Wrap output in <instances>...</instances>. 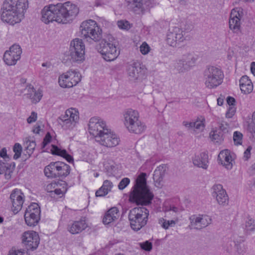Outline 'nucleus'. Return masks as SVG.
<instances>
[{"mask_svg": "<svg viewBox=\"0 0 255 255\" xmlns=\"http://www.w3.org/2000/svg\"><path fill=\"white\" fill-rule=\"evenodd\" d=\"M243 16V9L234 8L232 10L229 19V28L233 32L238 33L241 31V19Z\"/></svg>", "mask_w": 255, "mask_h": 255, "instance_id": "nucleus-15", "label": "nucleus"}, {"mask_svg": "<svg viewBox=\"0 0 255 255\" xmlns=\"http://www.w3.org/2000/svg\"><path fill=\"white\" fill-rule=\"evenodd\" d=\"M149 211L145 207H135L131 209L128 213V219L131 229L139 231L147 224Z\"/></svg>", "mask_w": 255, "mask_h": 255, "instance_id": "nucleus-5", "label": "nucleus"}, {"mask_svg": "<svg viewBox=\"0 0 255 255\" xmlns=\"http://www.w3.org/2000/svg\"><path fill=\"white\" fill-rule=\"evenodd\" d=\"M0 156L6 160V158H8V156L6 153V149L5 148H3L0 151Z\"/></svg>", "mask_w": 255, "mask_h": 255, "instance_id": "nucleus-62", "label": "nucleus"}, {"mask_svg": "<svg viewBox=\"0 0 255 255\" xmlns=\"http://www.w3.org/2000/svg\"><path fill=\"white\" fill-rule=\"evenodd\" d=\"M80 29L82 37L88 41L97 42L102 39V29L94 20L89 19L83 21L81 24Z\"/></svg>", "mask_w": 255, "mask_h": 255, "instance_id": "nucleus-4", "label": "nucleus"}, {"mask_svg": "<svg viewBox=\"0 0 255 255\" xmlns=\"http://www.w3.org/2000/svg\"><path fill=\"white\" fill-rule=\"evenodd\" d=\"M81 76L75 70H70L59 77V85L63 88H71L81 81Z\"/></svg>", "mask_w": 255, "mask_h": 255, "instance_id": "nucleus-10", "label": "nucleus"}, {"mask_svg": "<svg viewBox=\"0 0 255 255\" xmlns=\"http://www.w3.org/2000/svg\"><path fill=\"white\" fill-rule=\"evenodd\" d=\"M11 172H12L11 171L10 169L9 168H8V169H6V170L4 172L5 173V178L6 179H9L10 178Z\"/></svg>", "mask_w": 255, "mask_h": 255, "instance_id": "nucleus-63", "label": "nucleus"}, {"mask_svg": "<svg viewBox=\"0 0 255 255\" xmlns=\"http://www.w3.org/2000/svg\"><path fill=\"white\" fill-rule=\"evenodd\" d=\"M227 102L229 107L234 106L236 103V100L233 97L229 96L227 99Z\"/></svg>", "mask_w": 255, "mask_h": 255, "instance_id": "nucleus-61", "label": "nucleus"}, {"mask_svg": "<svg viewBox=\"0 0 255 255\" xmlns=\"http://www.w3.org/2000/svg\"><path fill=\"white\" fill-rule=\"evenodd\" d=\"M70 50L76 51L85 52V45L82 39L75 38L70 43Z\"/></svg>", "mask_w": 255, "mask_h": 255, "instance_id": "nucleus-35", "label": "nucleus"}, {"mask_svg": "<svg viewBox=\"0 0 255 255\" xmlns=\"http://www.w3.org/2000/svg\"><path fill=\"white\" fill-rule=\"evenodd\" d=\"M158 223L164 229H167L169 227H173L175 225V222L173 220H166L163 218L158 220Z\"/></svg>", "mask_w": 255, "mask_h": 255, "instance_id": "nucleus-41", "label": "nucleus"}, {"mask_svg": "<svg viewBox=\"0 0 255 255\" xmlns=\"http://www.w3.org/2000/svg\"><path fill=\"white\" fill-rule=\"evenodd\" d=\"M85 52H78L74 50H70L71 59L73 62H81L84 60Z\"/></svg>", "mask_w": 255, "mask_h": 255, "instance_id": "nucleus-39", "label": "nucleus"}, {"mask_svg": "<svg viewBox=\"0 0 255 255\" xmlns=\"http://www.w3.org/2000/svg\"><path fill=\"white\" fill-rule=\"evenodd\" d=\"M236 109L235 106L229 107L228 111L226 114V117L227 118H231L236 113Z\"/></svg>", "mask_w": 255, "mask_h": 255, "instance_id": "nucleus-56", "label": "nucleus"}, {"mask_svg": "<svg viewBox=\"0 0 255 255\" xmlns=\"http://www.w3.org/2000/svg\"><path fill=\"white\" fill-rule=\"evenodd\" d=\"M70 167L69 165L62 162L60 167L58 174H57L56 177H65L70 174Z\"/></svg>", "mask_w": 255, "mask_h": 255, "instance_id": "nucleus-38", "label": "nucleus"}, {"mask_svg": "<svg viewBox=\"0 0 255 255\" xmlns=\"http://www.w3.org/2000/svg\"><path fill=\"white\" fill-rule=\"evenodd\" d=\"M119 217V210L117 207H112L105 213L103 222L105 225H109L117 220Z\"/></svg>", "mask_w": 255, "mask_h": 255, "instance_id": "nucleus-24", "label": "nucleus"}, {"mask_svg": "<svg viewBox=\"0 0 255 255\" xmlns=\"http://www.w3.org/2000/svg\"><path fill=\"white\" fill-rule=\"evenodd\" d=\"M204 78L206 86L212 89L221 84L224 78V74L220 68L215 66H209L204 71Z\"/></svg>", "mask_w": 255, "mask_h": 255, "instance_id": "nucleus-6", "label": "nucleus"}, {"mask_svg": "<svg viewBox=\"0 0 255 255\" xmlns=\"http://www.w3.org/2000/svg\"><path fill=\"white\" fill-rule=\"evenodd\" d=\"M117 25L119 28L128 30L131 27L129 22L126 20H120L118 21Z\"/></svg>", "mask_w": 255, "mask_h": 255, "instance_id": "nucleus-48", "label": "nucleus"}, {"mask_svg": "<svg viewBox=\"0 0 255 255\" xmlns=\"http://www.w3.org/2000/svg\"><path fill=\"white\" fill-rule=\"evenodd\" d=\"M140 246L142 250L148 252L150 251L152 248V245L151 243L148 241L140 243Z\"/></svg>", "mask_w": 255, "mask_h": 255, "instance_id": "nucleus-51", "label": "nucleus"}, {"mask_svg": "<svg viewBox=\"0 0 255 255\" xmlns=\"http://www.w3.org/2000/svg\"><path fill=\"white\" fill-rule=\"evenodd\" d=\"M59 124L62 126V128L65 130L73 129L76 125L71 121L70 119L66 118L64 117L61 116L59 118Z\"/></svg>", "mask_w": 255, "mask_h": 255, "instance_id": "nucleus-36", "label": "nucleus"}, {"mask_svg": "<svg viewBox=\"0 0 255 255\" xmlns=\"http://www.w3.org/2000/svg\"><path fill=\"white\" fill-rule=\"evenodd\" d=\"M250 148L248 147L244 152V157L246 158V160H248L250 156Z\"/></svg>", "mask_w": 255, "mask_h": 255, "instance_id": "nucleus-64", "label": "nucleus"}, {"mask_svg": "<svg viewBox=\"0 0 255 255\" xmlns=\"http://www.w3.org/2000/svg\"><path fill=\"white\" fill-rule=\"evenodd\" d=\"M189 220L190 221V226L192 228L197 230H200L206 227L212 222V219L210 216L203 215H192L189 218Z\"/></svg>", "mask_w": 255, "mask_h": 255, "instance_id": "nucleus-16", "label": "nucleus"}, {"mask_svg": "<svg viewBox=\"0 0 255 255\" xmlns=\"http://www.w3.org/2000/svg\"><path fill=\"white\" fill-rule=\"evenodd\" d=\"M139 48L141 53L143 55L147 54L150 50V47L145 42L142 43Z\"/></svg>", "mask_w": 255, "mask_h": 255, "instance_id": "nucleus-50", "label": "nucleus"}, {"mask_svg": "<svg viewBox=\"0 0 255 255\" xmlns=\"http://www.w3.org/2000/svg\"><path fill=\"white\" fill-rule=\"evenodd\" d=\"M244 240L242 239H240V243L238 241H234L235 246L236 247V250L239 254H242L244 252V250L243 249V246L241 244V242H243Z\"/></svg>", "mask_w": 255, "mask_h": 255, "instance_id": "nucleus-57", "label": "nucleus"}, {"mask_svg": "<svg viewBox=\"0 0 255 255\" xmlns=\"http://www.w3.org/2000/svg\"><path fill=\"white\" fill-rule=\"evenodd\" d=\"M233 140L235 145H241L243 141L242 133L238 131H235L233 134Z\"/></svg>", "mask_w": 255, "mask_h": 255, "instance_id": "nucleus-46", "label": "nucleus"}, {"mask_svg": "<svg viewBox=\"0 0 255 255\" xmlns=\"http://www.w3.org/2000/svg\"><path fill=\"white\" fill-rule=\"evenodd\" d=\"M218 161L219 163L225 166L227 169H231L232 167V157L229 151L227 149L222 150L220 152L218 155Z\"/></svg>", "mask_w": 255, "mask_h": 255, "instance_id": "nucleus-26", "label": "nucleus"}, {"mask_svg": "<svg viewBox=\"0 0 255 255\" xmlns=\"http://www.w3.org/2000/svg\"><path fill=\"white\" fill-rule=\"evenodd\" d=\"M245 230L248 234L255 231V221L252 219H249L246 222Z\"/></svg>", "mask_w": 255, "mask_h": 255, "instance_id": "nucleus-43", "label": "nucleus"}, {"mask_svg": "<svg viewBox=\"0 0 255 255\" xmlns=\"http://www.w3.org/2000/svg\"><path fill=\"white\" fill-rule=\"evenodd\" d=\"M88 227V225L85 219H81L78 221H73L70 223L67 229L71 234L75 235L81 233L85 230Z\"/></svg>", "mask_w": 255, "mask_h": 255, "instance_id": "nucleus-19", "label": "nucleus"}, {"mask_svg": "<svg viewBox=\"0 0 255 255\" xmlns=\"http://www.w3.org/2000/svg\"><path fill=\"white\" fill-rule=\"evenodd\" d=\"M223 133L219 131L217 129L212 130L210 133V136L212 140L216 142H220L223 139Z\"/></svg>", "mask_w": 255, "mask_h": 255, "instance_id": "nucleus-40", "label": "nucleus"}, {"mask_svg": "<svg viewBox=\"0 0 255 255\" xmlns=\"http://www.w3.org/2000/svg\"><path fill=\"white\" fill-rule=\"evenodd\" d=\"M22 50L19 45L13 44L6 50L3 56L5 63L8 66L15 65L20 59Z\"/></svg>", "mask_w": 255, "mask_h": 255, "instance_id": "nucleus-12", "label": "nucleus"}, {"mask_svg": "<svg viewBox=\"0 0 255 255\" xmlns=\"http://www.w3.org/2000/svg\"><path fill=\"white\" fill-rule=\"evenodd\" d=\"M88 125L89 132L95 137L96 141L99 139L98 136H101L106 129H108L105 122L97 117L91 118Z\"/></svg>", "mask_w": 255, "mask_h": 255, "instance_id": "nucleus-11", "label": "nucleus"}, {"mask_svg": "<svg viewBox=\"0 0 255 255\" xmlns=\"http://www.w3.org/2000/svg\"><path fill=\"white\" fill-rule=\"evenodd\" d=\"M61 162L60 161L52 162L46 166L44 170L45 176L48 178H56Z\"/></svg>", "mask_w": 255, "mask_h": 255, "instance_id": "nucleus-23", "label": "nucleus"}, {"mask_svg": "<svg viewBox=\"0 0 255 255\" xmlns=\"http://www.w3.org/2000/svg\"><path fill=\"white\" fill-rule=\"evenodd\" d=\"M56 186H58V185L56 182H52L47 186V190H48L51 189L52 188L54 189V190H50L48 191L50 193V195L51 197L55 198V195H56L58 196L61 197L66 193L67 189H65L64 187H63V190H62L60 188H55Z\"/></svg>", "mask_w": 255, "mask_h": 255, "instance_id": "nucleus-32", "label": "nucleus"}, {"mask_svg": "<svg viewBox=\"0 0 255 255\" xmlns=\"http://www.w3.org/2000/svg\"><path fill=\"white\" fill-rule=\"evenodd\" d=\"M190 36L188 32L178 27H174L168 30L166 35L167 44L172 47H176L177 44L188 40Z\"/></svg>", "mask_w": 255, "mask_h": 255, "instance_id": "nucleus-8", "label": "nucleus"}, {"mask_svg": "<svg viewBox=\"0 0 255 255\" xmlns=\"http://www.w3.org/2000/svg\"><path fill=\"white\" fill-rule=\"evenodd\" d=\"M128 6L136 13H139L148 8L150 0H126Z\"/></svg>", "mask_w": 255, "mask_h": 255, "instance_id": "nucleus-21", "label": "nucleus"}, {"mask_svg": "<svg viewBox=\"0 0 255 255\" xmlns=\"http://www.w3.org/2000/svg\"><path fill=\"white\" fill-rule=\"evenodd\" d=\"M13 150L15 153L13 155V159L16 160L19 158L21 155L22 151V147L18 143H16L13 148Z\"/></svg>", "mask_w": 255, "mask_h": 255, "instance_id": "nucleus-47", "label": "nucleus"}, {"mask_svg": "<svg viewBox=\"0 0 255 255\" xmlns=\"http://www.w3.org/2000/svg\"><path fill=\"white\" fill-rule=\"evenodd\" d=\"M249 128L251 133V137L255 141V112L253 113L252 122L249 125Z\"/></svg>", "mask_w": 255, "mask_h": 255, "instance_id": "nucleus-44", "label": "nucleus"}, {"mask_svg": "<svg viewBox=\"0 0 255 255\" xmlns=\"http://www.w3.org/2000/svg\"><path fill=\"white\" fill-rule=\"evenodd\" d=\"M8 255H29L28 252L24 250L10 251Z\"/></svg>", "mask_w": 255, "mask_h": 255, "instance_id": "nucleus-53", "label": "nucleus"}, {"mask_svg": "<svg viewBox=\"0 0 255 255\" xmlns=\"http://www.w3.org/2000/svg\"><path fill=\"white\" fill-rule=\"evenodd\" d=\"M130 183V179L128 178L125 177L122 179L118 185V188L122 190L125 189Z\"/></svg>", "mask_w": 255, "mask_h": 255, "instance_id": "nucleus-49", "label": "nucleus"}, {"mask_svg": "<svg viewBox=\"0 0 255 255\" xmlns=\"http://www.w3.org/2000/svg\"><path fill=\"white\" fill-rule=\"evenodd\" d=\"M51 138H52V137H51L50 133L47 132L46 134V135L43 139V140L42 142V146H41L42 148H44L45 147L46 145L51 141Z\"/></svg>", "mask_w": 255, "mask_h": 255, "instance_id": "nucleus-55", "label": "nucleus"}, {"mask_svg": "<svg viewBox=\"0 0 255 255\" xmlns=\"http://www.w3.org/2000/svg\"><path fill=\"white\" fill-rule=\"evenodd\" d=\"M25 90H27V93L25 95L31 100L32 103L36 104L40 101L42 97L41 91H35L31 85L27 86Z\"/></svg>", "mask_w": 255, "mask_h": 255, "instance_id": "nucleus-27", "label": "nucleus"}, {"mask_svg": "<svg viewBox=\"0 0 255 255\" xmlns=\"http://www.w3.org/2000/svg\"><path fill=\"white\" fill-rule=\"evenodd\" d=\"M175 67L179 72H183L188 70V68L185 67V63L182 58L177 60Z\"/></svg>", "mask_w": 255, "mask_h": 255, "instance_id": "nucleus-45", "label": "nucleus"}, {"mask_svg": "<svg viewBox=\"0 0 255 255\" xmlns=\"http://www.w3.org/2000/svg\"><path fill=\"white\" fill-rule=\"evenodd\" d=\"M204 119H197L195 122H189L184 121L183 125L187 128L189 130H192L196 132H200L202 131L205 127L204 122Z\"/></svg>", "mask_w": 255, "mask_h": 255, "instance_id": "nucleus-25", "label": "nucleus"}, {"mask_svg": "<svg viewBox=\"0 0 255 255\" xmlns=\"http://www.w3.org/2000/svg\"><path fill=\"white\" fill-rule=\"evenodd\" d=\"M97 140L101 145L107 147H113L118 145L120 141V138L115 133L112 132L109 128L101 136H98Z\"/></svg>", "mask_w": 255, "mask_h": 255, "instance_id": "nucleus-13", "label": "nucleus"}, {"mask_svg": "<svg viewBox=\"0 0 255 255\" xmlns=\"http://www.w3.org/2000/svg\"><path fill=\"white\" fill-rule=\"evenodd\" d=\"M28 7V0H4L1 8V20L12 25L19 23Z\"/></svg>", "mask_w": 255, "mask_h": 255, "instance_id": "nucleus-2", "label": "nucleus"}, {"mask_svg": "<svg viewBox=\"0 0 255 255\" xmlns=\"http://www.w3.org/2000/svg\"><path fill=\"white\" fill-rule=\"evenodd\" d=\"M50 151L52 154L64 157L69 163L73 161V157L69 154L65 149H61L56 145H52Z\"/></svg>", "mask_w": 255, "mask_h": 255, "instance_id": "nucleus-31", "label": "nucleus"}, {"mask_svg": "<svg viewBox=\"0 0 255 255\" xmlns=\"http://www.w3.org/2000/svg\"><path fill=\"white\" fill-rule=\"evenodd\" d=\"M40 208L38 204L33 203L28 206L24 213L26 225L30 227L37 225L40 219Z\"/></svg>", "mask_w": 255, "mask_h": 255, "instance_id": "nucleus-9", "label": "nucleus"}, {"mask_svg": "<svg viewBox=\"0 0 255 255\" xmlns=\"http://www.w3.org/2000/svg\"><path fill=\"white\" fill-rule=\"evenodd\" d=\"M108 192L105 189H104L102 186L96 192V196L97 197H103L108 194Z\"/></svg>", "mask_w": 255, "mask_h": 255, "instance_id": "nucleus-59", "label": "nucleus"}, {"mask_svg": "<svg viewBox=\"0 0 255 255\" xmlns=\"http://www.w3.org/2000/svg\"><path fill=\"white\" fill-rule=\"evenodd\" d=\"M62 116L70 119L75 125L78 122L79 119V112L77 110L74 108H70L67 110L65 112V114L62 115Z\"/></svg>", "mask_w": 255, "mask_h": 255, "instance_id": "nucleus-34", "label": "nucleus"}, {"mask_svg": "<svg viewBox=\"0 0 255 255\" xmlns=\"http://www.w3.org/2000/svg\"><path fill=\"white\" fill-rule=\"evenodd\" d=\"M22 241L27 250L36 249L39 244L38 234L34 231L24 232L22 236Z\"/></svg>", "mask_w": 255, "mask_h": 255, "instance_id": "nucleus-14", "label": "nucleus"}, {"mask_svg": "<svg viewBox=\"0 0 255 255\" xmlns=\"http://www.w3.org/2000/svg\"><path fill=\"white\" fill-rule=\"evenodd\" d=\"M146 176V174L142 172L136 178L129 196L130 202L141 205H147L151 203L154 195L147 185Z\"/></svg>", "mask_w": 255, "mask_h": 255, "instance_id": "nucleus-3", "label": "nucleus"}, {"mask_svg": "<svg viewBox=\"0 0 255 255\" xmlns=\"http://www.w3.org/2000/svg\"><path fill=\"white\" fill-rule=\"evenodd\" d=\"M37 118V113L32 112L31 115L27 119V122L28 124H31L36 121Z\"/></svg>", "mask_w": 255, "mask_h": 255, "instance_id": "nucleus-58", "label": "nucleus"}, {"mask_svg": "<svg viewBox=\"0 0 255 255\" xmlns=\"http://www.w3.org/2000/svg\"><path fill=\"white\" fill-rule=\"evenodd\" d=\"M229 125L225 122H222L219 124V131L223 133V134L228 132Z\"/></svg>", "mask_w": 255, "mask_h": 255, "instance_id": "nucleus-52", "label": "nucleus"}, {"mask_svg": "<svg viewBox=\"0 0 255 255\" xmlns=\"http://www.w3.org/2000/svg\"><path fill=\"white\" fill-rule=\"evenodd\" d=\"M25 144L26 153L28 154V157H29L33 153L36 147V143L34 141L28 140L26 141Z\"/></svg>", "mask_w": 255, "mask_h": 255, "instance_id": "nucleus-42", "label": "nucleus"}, {"mask_svg": "<svg viewBox=\"0 0 255 255\" xmlns=\"http://www.w3.org/2000/svg\"><path fill=\"white\" fill-rule=\"evenodd\" d=\"M103 188L105 189L109 193L112 189L113 184L112 182L109 180H105L102 186Z\"/></svg>", "mask_w": 255, "mask_h": 255, "instance_id": "nucleus-54", "label": "nucleus"}, {"mask_svg": "<svg viewBox=\"0 0 255 255\" xmlns=\"http://www.w3.org/2000/svg\"><path fill=\"white\" fill-rule=\"evenodd\" d=\"M126 127L130 132L135 134L142 133L145 128V125L141 123L139 119L126 126Z\"/></svg>", "mask_w": 255, "mask_h": 255, "instance_id": "nucleus-30", "label": "nucleus"}, {"mask_svg": "<svg viewBox=\"0 0 255 255\" xmlns=\"http://www.w3.org/2000/svg\"><path fill=\"white\" fill-rule=\"evenodd\" d=\"M8 168L4 162H0V174H3Z\"/></svg>", "mask_w": 255, "mask_h": 255, "instance_id": "nucleus-60", "label": "nucleus"}, {"mask_svg": "<svg viewBox=\"0 0 255 255\" xmlns=\"http://www.w3.org/2000/svg\"><path fill=\"white\" fill-rule=\"evenodd\" d=\"M240 87L242 92L245 94L251 93L253 90V85L249 77L243 76L240 80Z\"/></svg>", "mask_w": 255, "mask_h": 255, "instance_id": "nucleus-28", "label": "nucleus"}, {"mask_svg": "<svg viewBox=\"0 0 255 255\" xmlns=\"http://www.w3.org/2000/svg\"><path fill=\"white\" fill-rule=\"evenodd\" d=\"M192 161L193 164L198 167L206 169L208 167V155L205 152L195 155Z\"/></svg>", "mask_w": 255, "mask_h": 255, "instance_id": "nucleus-22", "label": "nucleus"}, {"mask_svg": "<svg viewBox=\"0 0 255 255\" xmlns=\"http://www.w3.org/2000/svg\"><path fill=\"white\" fill-rule=\"evenodd\" d=\"M78 12L77 6L69 1L64 3L51 4L45 6L42 9L41 20L46 24L54 21L65 24L71 21Z\"/></svg>", "mask_w": 255, "mask_h": 255, "instance_id": "nucleus-1", "label": "nucleus"}, {"mask_svg": "<svg viewBox=\"0 0 255 255\" xmlns=\"http://www.w3.org/2000/svg\"><path fill=\"white\" fill-rule=\"evenodd\" d=\"M128 74L131 80H135L143 77L144 71L138 63L133 62L128 66Z\"/></svg>", "mask_w": 255, "mask_h": 255, "instance_id": "nucleus-20", "label": "nucleus"}, {"mask_svg": "<svg viewBox=\"0 0 255 255\" xmlns=\"http://www.w3.org/2000/svg\"><path fill=\"white\" fill-rule=\"evenodd\" d=\"M98 50L107 61H114L120 54L114 42L104 39L101 41Z\"/></svg>", "mask_w": 255, "mask_h": 255, "instance_id": "nucleus-7", "label": "nucleus"}, {"mask_svg": "<svg viewBox=\"0 0 255 255\" xmlns=\"http://www.w3.org/2000/svg\"><path fill=\"white\" fill-rule=\"evenodd\" d=\"M165 166L164 165H160L156 168L154 171L153 179L154 181L160 185V183L162 181L165 175Z\"/></svg>", "mask_w": 255, "mask_h": 255, "instance_id": "nucleus-33", "label": "nucleus"}, {"mask_svg": "<svg viewBox=\"0 0 255 255\" xmlns=\"http://www.w3.org/2000/svg\"><path fill=\"white\" fill-rule=\"evenodd\" d=\"M212 196L215 197L218 203L222 206L228 204L229 197L221 184H215L212 187Z\"/></svg>", "mask_w": 255, "mask_h": 255, "instance_id": "nucleus-17", "label": "nucleus"}, {"mask_svg": "<svg viewBox=\"0 0 255 255\" xmlns=\"http://www.w3.org/2000/svg\"><path fill=\"white\" fill-rule=\"evenodd\" d=\"M181 58L183 60H184L185 67H187L188 69H189L191 67L194 65L196 61V59L195 57L190 53L183 55Z\"/></svg>", "mask_w": 255, "mask_h": 255, "instance_id": "nucleus-37", "label": "nucleus"}, {"mask_svg": "<svg viewBox=\"0 0 255 255\" xmlns=\"http://www.w3.org/2000/svg\"><path fill=\"white\" fill-rule=\"evenodd\" d=\"M24 195L20 190L15 189L12 190L10 199L14 212L16 213L21 210L24 202Z\"/></svg>", "mask_w": 255, "mask_h": 255, "instance_id": "nucleus-18", "label": "nucleus"}, {"mask_svg": "<svg viewBox=\"0 0 255 255\" xmlns=\"http://www.w3.org/2000/svg\"><path fill=\"white\" fill-rule=\"evenodd\" d=\"M123 116L125 126L128 125L132 122L139 119V114L138 112L131 109H128L126 110L124 112Z\"/></svg>", "mask_w": 255, "mask_h": 255, "instance_id": "nucleus-29", "label": "nucleus"}]
</instances>
